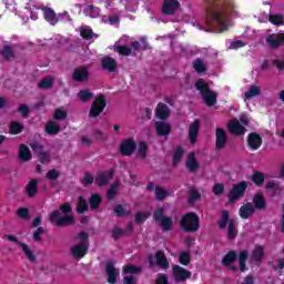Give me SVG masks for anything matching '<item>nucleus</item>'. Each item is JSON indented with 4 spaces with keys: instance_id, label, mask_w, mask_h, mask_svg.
I'll return each mask as SVG.
<instances>
[{
    "instance_id": "f257e3e1",
    "label": "nucleus",
    "mask_w": 284,
    "mask_h": 284,
    "mask_svg": "<svg viewBox=\"0 0 284 284\" xmlns=\"http://www.w3.org/2000/svg\"><path fill=\"white\" fill-rule=\"evenodd\" d=\"M206 14L212 26H216L220 32L227 30L230 13L234 10L232 0H206Z\"/></svg>"
},
{
    "instance_id": "f03ea898",
    "label": "nucleus",
    "mask_w": 284,
    "mask_h": 284,
    "mask_svg": "<svg viewBox=\"0 0 284 284\" xmlns=\"http://www.w3.org/2000/svg\"><path fill=\"white\" fill-rule=\"evenodd\" d=\"M250 253L247 251H241L239 254L236 251H229L222 258V265L225 267H230V265L236 263V258H239L240 263V272L247 271V257Z\"/></svg>"
},
{
    "instance_id": "7ed1b4c3",
    "label": "nucleus",
    "mask_w": 284,
    "mask_h": 284,
    "mask_svg": "<svg viewBox=\"0 0 284 284\" xmlns=\"http://www.w3.org/2000/svg\"><path fill=\"white\" fill-rule=\"evenodd\" d=\"M180 226L183 232L189 234L199 232L201 229V217L194 212H187L182 216Z\"/></svg>"
},
{
    "instance_id": "20e7f679",
    "label": "nucleus",
    "mask_w": 284,
    "mask_h": 284,
    "mask_svg": "<svg viewBox=\"0 0 284 284\" xmlns=\"http://www.w3.org/2000/svg\"><path fill=\"white\" fill-rule=\"evenodd\" d=\"M153 221H155V223H159V225H160V227H162L163 232H171V230L174 225V221L172 220V217L165 215V207H163V206L158 207L153 212Z\"/></svg>"
},
{
    "instance_id": "39448f33",
    "label": "nucleus",
    "mask_w": 284,
    "mask_h": 284,
    "mask_svg": "<svg viewBox=\"0 0 284 284\" xmlns=\"http://www.w3.org/2000/svg\"><path fill=\"white\" fill-rule=\"evenodd\" d=\"M61 211L55 210L52 211L49 215V223H55L58 227H68L70 225H74V216L70 214H65L62 217Z\"/></svg>"
},
{
    "instance_id": "423d86ee",
    "label": "nucleus",
    "mask_w": 284,
    "mask_h": 284,
    "mask_svg": "<svg viewBox=\"0 0 284 284\" xmlns=\"http://www.w3.org/2000/svg\"><path fill=\"white\" fill-rule=\"evenodd\" d=\"M108 105V100H105V95L99 94L92 102L91 108L89 110V119L99 118L103 110H105Z\"/></svg>"
},
{
    "instance_id": "0eeeda50",
    "label": "nucleus",
    "mask_w": 284,
    "mask_h": 284,
    "mask_svg": "<svg viewBox=\"0 0 284 284\" xmlns=\"http://www.w3.org/2000/svg\"><path fill=\"white\" fill-rule=\"evenodd\" d=\"M247 181H241L237 184H234L232 190L229 192V203H236L240 199L245 196V192H247Z\"/></svg>"
},
{
    "instance_id": "6e6552de",
    "label": "nucleus",
    "mask_w": 284,
    "mask_h": 284,
    "mask_svg": "<svg viewBox=\"0 0 284 284\" xmlns=\"http://www.w3.org/2000/svg\"><path fill=\"white\" fill-rule=\"evenodd\" d=\"M71 77L75 83H85L90 81V68L88 65H80L73 70Z\"/></svg>"
},
{
    "instance_id": "1a4fd4ad",
    "label": "nucleus",
    "mask_w": 284,
    "mask_h": 284,
    "mask_svg": "<svg viewBox=\"0 0 284 284\" xmlns=\"http://www.w3.org/2000/svg\"><path fill=\"white\" fill-rule=\"evenodd\" d=\"M119 152L122 156H132L136 152V142L134 138H128L120 143Z\"/></svg>"
},
{
    "instance_id": "9d476101",
    "label": "nucleus",
    "mask_w": 284,
    "mask_h": 284,
    "mask_svg": "<svg viewBox=\"0 0 284 284\" xmlns=\"http://www.w3.org/2000/svg\"><path fill=\"white\" fill-rule=\"evenodd\" d=\"M172 272L175 283H185V281L192 278V272L185 270L183 266L175 264L172 266Z\"/></svg>"
},
{
    "instance_id": "9b49d317",
    "label": "nucleus",
    "mask_w": 284,
    "mask_h": 284,
    "mask_svg": "<svg viewBox=\"0 0 284 284\" xmlns=\"http://www.w3.org/2000/svg\"><path fill=\"white\" fill-rule=\"evenodd\" d=\"M179 8H181L179 0H164L162 3V14L165 17H174Z\"/></svg>"
},
{
    "instance_id": "f8f14e48",
    "label": "nucleus",
    "mask_w": 284,
    "mask_h": 284,
    "mask_svg": "<svg viewBox=\"0 0 284 284\" xmlns=\"http://www.w3.org/2000/svg\"><path fill=\"white\" fill-rule=\"evenodd\" d=\"M89 247L90 241H80V243L71 247V254L73 258H83V256L88 254Z\"/></svg>"
},
{
    "instance_id": "ddd939ff",
    "label": "nucleus",
    "mask_w": 284,
    "mask_h": 284,
    "mask_svg": "<svg viewBox=\"0 0 284 284\" xmlns=\"http://www.w3.org/2000/svg\"><path fill=\"white\" fill-rule=\"evenodd\" d=\"M101 68L104 70V72L112 74L119 71V63L114 58L105 55L101 59Z\"/></svg>"
},
{
    "instance_id": "4468645a",
    "label": "nucleus",
    "mask_w": 284,
    "mask_h": 284,
    "mask_svg": "<svg viewBox=\"0 0 284 284\" xmlns=\"http://www.w3.org/2000/svg\"><path fill=\"white\" fill-rule=\"evenodd\" d=\"M113 176H114V169H111L109 171L98 172L95 176V185H98V187H103L110 183Z\"/></svg>"
},
{
    "instance_id": "2eb2a0df",
    "label": "nucleus",
    "mask_w": 284,
    "mask_h": 284,
    "mask_svg": "<svg viewBox=\"0 0 284 284\" xmlns=\"http://www.w3.org/2000/svg\"><path fill=\"white\" fill-rule=\"evenodd\" d=\"M227 130L234 136H243V134H245V132H247V129H245V126H243L242 123L239 122L237 119H232L227 123Z\"/></svg>"
},
{
    "instance_id": "dca6fc26",
    "label": "nucleus",
    "mask_w": 284,
    "mask_h": 284,
    "mask_svg": "<svg viewBox=\"0 0 284 284\" xmlns=\"http://www.w3.org/2000/svg\"><path fill=\"white\" fill-rule=\"evenodd\" d=\"M201 130V120L195 119L189 126V141L194 145L199 141V132Z\"/></svg>"
},
{
    "instance_id": "f3484780",
    "label": "nucleus",
    "mask_w": 284,
    "mask_h": 284,
    "mask_svg": "<svg viewBox=\"0 0 284 284\" xmlns=\"http://www.w3.org/2000/svg\"><path fill=\"white\" fill-rule=\"evenodd\" d=\"M106 282L110 284H116L120 276L119 270L114 267V263L106 262L105 265Z\"/></svg>"
},
{
    "instance_id": "a211bd4d",
    "label": "nucleus",
    "mask_w": 284,
    "mask_h": 284,
    "mask_svg": "<svg viewBox=\"0 0 284 284\" xmlns=\"http://www.w3.org/2000/svg\"><path fill=\"white\" fill-rule=\"evenodd\" d=\"M247 145L253 152L258 150L263 145V138L256 132H251L247 135Z\"/></svg>"
},
{
    "instance_id": "6ab92c4d",
    "label": "nucleus",
    "mask_w": 284,
    "mask_h": 284,
    "mask_svg": "<svg viewBox=\"0 0 284 284\" xmlns=\"http://www.w3.org/2000/svg\"><path fill=\"white\" fill-rule=\"evenodd\" d=\"M227 145V133L225 129L217 128L215 131V148L216 150H223Z\"/></svg>"
},
{
    "instance_id": "aec40b11",
    "label": "nucleus",
    "mask_w": 284,
    "mask_h": 284,
    "mask_svg": "<svg viewBox=\"0 0 284 284\" xmlns=\"http://www.w3.org/2000/svg\"><path fill=\"white\" fill-rule=\"evenodd\" d=\"M154 128H155L156 135L164 136V139H168V136H170V132H172V125L163 121H156L154 123Z\"/></svg>"
},
{
    "instance_id": "412c9836",
    "label": "nucleus",
    "mask_w": 284,
    "mask_h": 284,
    "mask_svg": "<svg viewBox=\"0 0 284 284\" xmlns=\"http://www.w3.org/2000/svg\"><path fill=\"white\" fill-rule=\"evenodd\" d=\"M172 114V111L170 110V106L168 104L160 102L158 103L155 108V116L160 121H165L166 119H170V115Z\"/></svg>"
},
{
    "instance_id": "4be33fe9",
    "label": "nucleus",
    "mask_w": 284,
    "mask_h": 284,
    "mask_svg": "<svg viewBox=\"0 0 284 284\" xmlns=\"http://www.w3.org/2000/svg\"><path fill=\"white\" fill-rule=\"evenodd\" d=\"M185 168L189 172L194 173L199 171L201 165L199 164V160H196V153L190 152L186 156Z\"/></svg>"
},
{
    "instance_id": "5701e85b",
    "label": "nucleus",
    "mask_w": 284,
    "mask_h": 284,
    "mask_svg": "<svg viewBox=\"0 0 284 284\" xmlns=\"http://www.w3.org/2000/svg\"><path fill=\"white\" fill-rule=\"evenodd\" d=\"M18 158L22 163H28V161H32V151L26 144H20L18 150Z\"/></svg>"
},
{
    "instance_id": "b1692460",
    "label": "nucleus",
    "mask_w": 284,
    "mask_h": 284,
    "mask_svg": "<svg viewBox=\"0 0 284 284\" xmlns=\"http://www.w3.org/2000/svg\"><path fill=\"white\" fill-rule=\"evenodd\" d=\"M26 194L29 199H34L39 194V180L32 179L26 186Z\"/></svg>"
},
{
    "instance_id": "393cba45",
    "label": "nucleus",
    "mask_w": 284,
    "mask_h": 284,
    "mask_svg": "<svg viewBox=\"0 0 284 284\" xmlns=\"http://www.w3.org/2000/svg\"><path fill=\"white\" fill-rule=\"evenodd\" d=\"M256 212L255 207H254V204L252 203H246V204H243L240 210H239V215L241 219L243 220H247L250 219V216H252V214H254Z\"/></svg>"
},
{
    "instance_id": "a878e982",
    "label": "nucleus",
    "mask_w": 284,
    "mask_h": 284,
    "mask_svg": "<svg viewBox=\"0 0 284 284\" xmlns=\"http://www.w3.org/2000/svg\"><path fill=\"white\" fill-rule=\"evenodd\" d=\"M44 132L49 136H57L61 132V124L55 121H48L44 125Z\"/></svg>"
},
{
    "instance_id": "bb28decb",
    "label": "nucleus",
    "mask_w": 284,
    "mask_h": 284,
    "mask_svg": "<svg viewBox=\"0 0 284 284\" xmlns=\"http://www.w3.org/2000/svg\"><path fill=\"white\" fill-rule=\"evenodd\" d=\"M253 207H255V210H267V200H265L263 193H256L253 196Z\"/></svg>"
},
{
    "instance_id": "cd10ccee",
    "label": "nucleus",
    "mask_w": 284,
    "mask_h": 284,
    "mask_svg": "<svg viewBox=\"0 0 284 284\" xmlns=\"http://www.w3.org/2000/svg\"><path fill=\"white\" fill-rule=\"evenodd\" d=\"M101 203H103V197L99 193H93L89 199V205L92 212H97L101 207Z\"/></svg>"
},
{
    "instance_id": "c85d7f7f",
    "label": "nucleus",
    "mask_w": 284,
    "mask_h": 284,
    "mask_svg": "<svg viewBox=\"0 0 284 284\" xmlns=\"http://www.w3.org/2000/svg\"><path fill=\"white\" fill-rule=\"evenodd\" d=\"M43 14L45 21H48L51 26H57V23H59V20H57V12H54V9L44 7Z\"/></svg>"
},
{
    "instance_id": "c756f323",
    "label": "nucleus",
    "mask_w": 284,
    "mask_h": 284,
    "mask_svg": "<svg viewBox=\"0 0 284 284\" xmlns=\"http://www.w3.org/2000/svg\"><path fill=\"white\" fill-rule=\"evenodd\" d=\"M251 258L254 263H262L263 258H265V248L261 245H256L252 252Z\"/></svg>"
},
{
    "instance_id": "7c9ffc66",
    "label": "nucleus",
    "mask_w": 284,
    "mask_h": 284,
    "mask_svg": "<svg viewBox=\"0 0 284 284\" xmlns=\"http://www.w3.org/2000/svg\"><path fill=\"white\" fill-rule=\"evenodd\" d=\"M155 261L161 270H168V267H170V262L168 261V257L163 251H158L155 253Z\"/></svg>"
},
{
    "instance_id": "2f4dec72",
    "label": "nucleus",
    "mask_w": 284,
    "mask_h": 284,
    "mask_svg": "<svg viewBox=\"0 0 284 284\" xmlns=\"http://www.w3.org/2000/svg\"><path fill=\"white\" fill-rule=\"evenodd\" d=\"M239 236V229H236V220H230L226 239L229 241H234Z\"/></svg>"
},
{
    "instance_id": "473e14b6",
    "label": "nucleus",
    "mask_w": 284,
    "mask_h": 284,
    "mask_svg": "<svg viewBox=\"0 0 284 284\" xmlns=\"http://www.w3.org/2000/svg\"><path fill=\"white\" fill-rule=\"evenodd\" d=\"M216 97H217L216 92L211 90L210 92L204 93L202 95V99H203L205 105H207V108H212V106L216 105Z\"/></svg>"
},
{
    "instance_id": "72a5a7b5",
    "label": "nucleus",
    "mask_w": 284,
    "mask_h": 284,
    "mask_svg": "<svg viewBox=\"0 0 284 284\" xmlns=\"http://www.w3.org/2000/svg\"><path fill=\"white\" fill-rule=\"evenodd\" d=\"M194 85H195V89L200 92L201 97L212 91V89H210V84H207V82H205V80L203 79L196 80Z\"/></svg>"
},
{
    "instance_id": "f704fd0d",
    "label": "nucleus",
    "mask_w": 284,
    "mask_h": 284,
    "mask_svg": "<svg viewBox=\"0 0 284 284\" xmlns=\"http://www.w3.org/2000/svg\"><path fill=\"white\" fill-rule=\"evenodd\" d=\"M250 179L257 187H261L265 183V175L261 171H255Z\"/></svg>"
},
{
    "instance_id": "c9c22d12",
    "label": "nucleus",
    "mask_w": 284,
    "mask_h": 284,
    "mask_svg": "<svg viewBox=\"0 0 284 284\" xmlns=\"http://www.w3.org/2000/svg\"><path fill=\"white\" fill-rule=\"evenodd\" d=\"M0 55L2 57V59H4V61H10V59H14L16 57L14 49H12L11 45H4L0 50Z\"/></svg>"
},
{
    "instance_id": "e433bc0d",
    "label": "nucleus",
    "mask_w": 284,
    "mask_h": 284,
    "mask_svg": "<svg viewBox=\"0 0 284 284\" xmlns=\"http://www.w3.org/2000/svg\"><path fill=\"white\" fill-rule=\"evenodd\" d=\"M78 99L82 101V103H88L89 101H92V99H94V93H92L88 89H83L78 92Z\"/></svg>"
},
{
    "instance_id": "4c0bfd02",
    "label": "nucleus",
    "mask_w": 284,
    "mask_h": 284,
    "mask_svg": "<svg viewBox=\"0 0 284 284\" xmlns=\"http://www.w3.org/2000/svg\"><path fill=\"white\" fill-rule=\"evenodd\" d=\"M75 212L78 214H85V212H88V200H85L83 196H79Z\"/></svg>"
},
{
    "instance_id": "58836bf2",
    "label": "nucleus",
    "mask_w": 284,
    "mask_h": 284,
    "mask_svg": "<svg viewBox=\"0 0 284 284\" xmlns=\"http://www.w3.org/2000/svg\"><path fill=\"white\" fill-rule=\"evenodd\" d=\"M227 223H230V211L223 210L221 219L217 222L220 230H225L227 227Z\"/></svg>"
},
{
    "instance_id": "ea45409f",
    "label": "nucleus",
    "mask_w": 284,
    "mask_h": 284,
    "mask_svg": "<svg viewBox=\"0 0 284 284\" xmlns=\"http://www.w3.org/2000/svg\"><path fill=\"white\" fill-rule=\"evenodd\" d=\"M143 270L134 264H126L122 267L123 274H141Z\"/></svg>"
},
{
    "instance_id": "a19ab883",
    "label": "nucleus",
    "mask_w": 284,
    "mask_h": 284,
    "mask_svg": "<svg viewBox=\"0 0 284 284\" xmlns=\"http://www.w3.org/2000/svg\"><path fill=\"white\" fill-rule=\"evenodd\" d=\"M170 196V192L168 190L163 189L161 185L155 186V199L156 201H165Z\"/></svg>"
},
{
    "instance_id": "79ce46f5",
    "label": "nucleus",
    "mask_w": 284,
    "mask_h": 284,
    "mask_svg": "<svg viewBox=\"0 0 284 284\" xmlns=\"http://www.w3.org/2000/svg\"><path fill=\"white\" fill-rule=\"evenodd\" d=\"M193 70L197 72V74H203L207 72V65H205V62H203L201 59H196L193 62Z\"/></svg>"
},
{
    "instance_id": "37998d69",
    "label": "nucleus",
    "mask_w": 284,
    "mask_h": 284,
    "mask_svg": "<svg viewBox=\"0 0 284 284\" xmlns=\"http://www.w3.org/2000/svg\"><path fill=\"white\" fill-rule=\"evenodd\" d=\"M23 129H24L23 124L17 121H13L9 125V133L12 135L21 134V132H23Z\"/></svg>"
},
{
    "instance_id": "c03bdc74",
    "label": "nucleus",
    "mask_w": 284,
    "mask_h": 284,
    "mask_svg": "<svg viewBox=\"0 0 284 284\" xmlns=\"http://www.w3.org/2000/svg\"><path fill=\"white\" fill-rule=\"evenodd\" d=\"M136 156L138 159H148V143L145 141L139 142Z\"/></svg>"
},
{
    "instance_id": "a18cd8bd",
    "label": "nucleus",
    "mask_w": 284,
    "mask_h": 284,
    "mask_svg": "<svg viewBox=\"0 0 284 284\" xmlns=\"http://www.w3.org/2000/svg\"><path fill=\"white\" fill-rule=\"evenodd\" d=\"M19 247L22 248V252L26 254L27 258H29V261L34 262L37 261V256H34V253L32 252V250H30V246L26 243H19Z\"/></svg>"
},
{
    "instance_id": "49530a36",
    "label": "nucleus",
    "mask_w": 284,
    "mask_h": 284,
    "mask_svg": "<svg viewBox=\"0 0 284 284\" xmlns=\"http://www.w3.org/2000/svg\"><path fill=\"white\" fill-rule=\"evenodd\" d=\"M183 154H185V150H183V146H178L174 154H173V165L176 166L181 163L183 159Z\"/></svg>"
},
{
    "instance_id": "de8ad7c7",
    "label": "nucleus",
    "mask_w": 284,
    "mask_h": 284,
    "mask_svg": "<svg viewBox=\"0 0 284 284\" xmlns=\"http://www.w3.org/2000/svg\"><path fill=\"white\" fill-rule=\"evenodd\" d=\"M114 52H118L121 57H130L132 54V48L128 45H114Z\"/></svg>"
},
{
    "instance_id": "09e8293b",
    "label": "nucleus",
    "mask_w": 284,
    "mask_h": 284,
    "mask_svg": "<svg viewBox=\"0 0 284 284\" xmlns=\"http://www.w3.org/2000/svg\"><path fill=\"white\" fill-rule=\"evenodd\" d=\"M261 95V87L252 85L250 89L244 93L245 99H253V97Z\"/></svg>"
},
{
    "instance_id": "8fccbe9b",
    "label": "nucleus",
    "mask_w": 284,
    "mask_h": 284,
    "mask_svg": "<svg viewBox=\"0 0 284 284\" xmlns=\"http://www.w3.org/2000/svg\"><path fill=\"white\" fill-rule=\"evenodd\" d=\"M266 43L270 45V48H273L274 50H276V48H281L280 38L274 34H270L266 38Z\"/></svg>"
},
{
    "instance_id": "3c124183",
    "label": "nucleus",
    "mask_w": 284,
    "mask_h": 284,
    "mask_svg": "<svg viewBox=\"0 0 284 284\" xmlns=\"http://www.w3.org/2000/svg\"><path fill=\"white\" fill-rule=\"evenodd\" d=\"M87 14H89L91 19H98V17L101 14V9L99 7H94L93 4H89L87 7Z\"/></svg>"
},
{
    "instance_id": "603ef678",
    "label": "nucleus",
    "mask_w": 284,
    "mask_h": 284,
    "mask_svg": "<svg viewBox=\"0 0 284 284\" xmlns=\"http://www.w3.org/2000/svg\"><path fill=\"white\" fill-rule=\"evenodd\" d=\"M119 192V183L113 182V185L110 186V189L106 191V199L108 201H113L114 196H116Z\"/></svg>"
},
{
    "instance_id": "864d4df0",
    "label": "nucleus",
    "mask_w": 284,
    "mask_h": 284,
    "mask_svg": "<svg viewBox=\"0 0 284 284\" xmlns=\"http://www.w3.org/2000/svg\"><path fill=\"white\" fill-rule=\"evenodd\" d=\"M196 201H201V192L196 191L195 189H191L187 203L189 205H194Z\"/></svg>"
},
{
    "instance_id": "5fc2aeb1",
    "label": "nucleus",
    "mask_w": 284,
    "mask_h": 284,
    "mask_svg": "<svg viewBox=\"0 0 284 284\" xmlns=\"http://www.w3.org/2000/svg\"><path fill=\"white\" fill-rule=\"evenodd\" d=\"M268 21L273 26H284V17L283 14H270Z\"/></svg>"
},
{
    "instance_id": "6e6d98bb",
    "label": "nucleus",
    "mask_w": 284,
    "mask_h": 284,
    "mask_svg": "<svg viewBox=\"0 0 284 284\" xmlns=\"http://www.w3.org/2000/svg\"><path fill=\"white\" fill-rule=\"evenodd\" d=\"M179 263L184 266L190 265V263H192V260L190 257V252L187 251L182 252L179 256Z\"/></svg>"
},
{
    "instance_id": "4d7b16f0",
    "label": "nucleus",
    "mask_w": 284,
    "mask_h": 284,
    "mask_svg": "<svg viewBox=\"0 0 284 284\" xmlns=\"http://www.w3.org/2000/svg\"><path fill=\"white\" fill-rule=\"evenodd\" d=\"M53 119L55 121H65V119H68V112L62 110L61 108H58L53 113Z\"/></svg>"
},
{
    "instance_id": "13d9d810",
    "label": "nucleus",
    "mask_w": 284,
    "mask_h": 284,
    "mask_svg": "<svg viewBox=\"0 0 284 284\" xmlns=\"http://www.w3.org/2000/svg\"><path fill=\"white\" fill-rule=\"evenodd\" d=\"M141 42H142V45H141ZM141 42L133 41L131 43V45L135 52H140L141 50H148V41H145V39H142Z\"/></svg>"
},
{
    "instance_id": "bf43d9fd",
    "label": "nucleus",
    "mask_w": 284,
    "mask_h": 284,
    "mask_svg": "<svg viewBox=\"0 0 284 284\" xmlns=\"http://www.w3.org/2000/svg\"><path fill=\"white\" fill-rule=\"evenodd\" d=\"M29 145H30L32 152H33L34 154H37V156H39V154H42V152H44V150H43V148H44L43 144H41V143L38 142V141L31 142Z\"/></svg>"
},
{
    "instance_id": "052dcab7",
    "label": "nucleus",
    "mask_w": 284,
    "mask_h": 284,
    "mask_svg": "<svg viewBox=\"0 0 284 284\" xmlns=\"http://www.w3.org/2000/svg\"><path fill=\"white\" fill-rule=\"evenodd\" d=\"M111 236L113 239V241H119V239H121L122 236H125V230L123 229H119L118 226L113 227V230L111 231Z\"/></svg>"
},
{
    "instance_id": "680f3d73",
    "label": "nucleus",
    "mask_w": 284,
    "mask_h": 284,
    "mask_svg": "<svg viewBox=\"0 0 284 284\" xmlns=\"http://www.w3.org/2000/svg\"><path fill=\"white\" fill-rule=\"evenodd\" d=\"M17 112L21 114L22 119H29L30 116V106L28 104H20L17 109Z\"/></svg>"
},
{
    "instance_id": "e2e57ef3",
    "label": "nucleus",
    "mask_w": 284,
    "mask_h": 284,
    "mask_svg": "<svg viewBox=\"0 0 284 284\" xmlns=\"http://www.w3.org/2000/svg\"><path fill=\"white\" fill-rule=\"evenodd\" d=\"M52 84L53 81L51 78H44L39 82L38 88H40L41 90H50V88H52Z\"/></svg>"
},
{
    "instance_id": "0e129e2a",
    "label": "nucleus",
    "mask_w": 284,
    "mask_h": 284,
    "mask_svg": "<svg viewBox=\"0 0 284 284\" xmlns=\"http://www.w3.org/2000/svg\"><path fill=\"white\" fill-rule=\"evenodd\" d=\"M148 219H150V214H148L145 212L139 211L135 213L136 225H141V223H144V221H148Z\"/></svg>"
},
{
    "instance_id": "69168bd1",
    "label": "nucleus",
    "mask_w": 284,
    "mask_h": 284,
    "mask_svg": "<svg viewBox=\"0 0 284 284\" xmlns=\"http://www.w3.org/2000/svg\"><path fill=\"white\" fill-rule=\"evenodd\" d=\"M113 213L115 214V216H118V219H121L125 216V214H128L125 212V207L122 204H115L113 206Z\"/></svg>"
},
{
    "instance_id": "338daca9",
    "label": "nucleus",
    "mask_w": 284,
    "mask_h": 284,
    "mask_svg": "<svg viewBox=\"0 0 284 284\" xmlns=\"http://www.w3.org/2000/svg\"><path fill=\"white\" fill-rule=\"evenodd\" d=\"M17 214L19 219H22V221H28V219H30V209L20 207L18 209Z\"/></svg>"
},
{
    "instance_id": "774afa93",
    "label": "nucleus",
    "mask_w": 284,
    "mask_h": 284,
    "mask_svg": "<svg viewBox=\"0 0 284 284\" xmlns=\"http://www.w3.org/2000/svg\"><path fill=\"white\" fill-rule=\"evenodd\" d=\"M80 37H82V39H85V41H90V39L94 38V31L92 29H82L80 31Z\"/></svg>"
}]
</instances>
